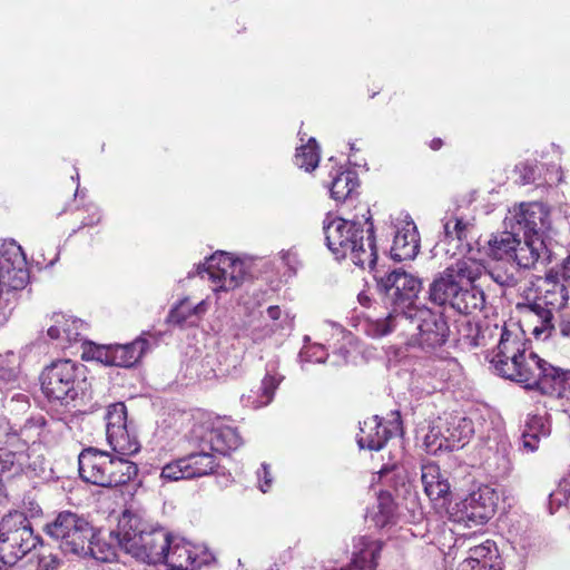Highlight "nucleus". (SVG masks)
Here are the masks:
<instances>
[{"label": "nucleus", "instance_id": "nucleus-21", "mask_svg": "<svg viewBox=\"0 0 570 570\" xmlns=\"http://www.w3.org/2000/svg\"><path fill=\"white\" fill-rule=\"evenodd\" d=\"M204 443L210 451L226 455L242 444V438L235 428L216 424L206 432Z\"/></svg>", "mask_w": 570, "mask_h": 570}, {"label": "nucleus", "instance_id": "nucleus-27", "mask_svg": "<svg viewBox=\"0 0 570 570\" xmlns=\"http://www.w3.org/2000/svg\"><path fill=\"white\" fill-rule=\"evenodd\" d=\"M461 283L454 278L446 268L431 283L429 298L432 303L452 307Z\"/></svg>", "mask_w": 570, "mask_h": 570}, {"label": "nucleus", "instance_id": "nucleus-20", "mask_svg": "<svg viewBox=\"0 0 570 570\" xmlns=\"http://www.w3.org/2000/svg\"><path fill=\"white\" fill-rule=\"evenodd\" d=\"M551 433V424L548 415L529 414L520 438L521 450L533 453L539 449L542 438L549 436Z\"/></svg>", "mask_w": 570, "mask_h": 570}, {"label": "nucleus", "instance_id": "nucleus-64", "mask_svg": "<svg viewBox=\"0 0 570 570\" xmlns=\"http://www.w3.org/2000/svg\"><path fill=\"white\" fill-rule=\"evenodd\" d=\"M266 313L272 321H277L282 316V309L277 305L269 306Z\"/></svg>", "mask_w": 570, "mask_h": 570}, {"label": "nucleus", "instance_id": "nucleus-8", "mask_svg": "<svg viewBox=\"0 0 570 570\" xmlns=\"http://www.w3.org/2000/svg\"><path fill=\"white\" fill-rule=\"evenodd\" d=\"M505 228L522 232L523 237L546 240L552 230L550 207L540 202L520 203L509 209L504 218Z\"/></svg>", "mask_w": 570, "mask_h": 570}, {"label": "nucleus", "instance_id": "nucleus-5", "mask_svg": "<svg viewBox=\"0 0 570 570\" xmlns=\"http://www.w3.org/2000/svg\"><path fill=\"white\" fill-rule=\"evenodd\" d=\"M45 532L59 542L60 549L66 553L80 556L90 550L92 528L77 513L60 512L53 521L45 525Z\"/></svg>", "mask_w": 570, "mask_h": 570}, {"label": "nucleus", "instance_id": "nucleus-34", "mask_svg": "<svg viewBox=\"0 0 570 570\" xmlns=\"http://www.w3.org/2000/svg\"><path fill=\"white\" fill-rule=\"evenodd\" d=\"M446 271L464 285H472L485 272L484 265L473 257H462L446 267Z\"/></svg>", "mask_w": 570, "mask_h": 570}, {"label": "nucleus", "instance_id": "nucleus-61", "mask_svg": "<svg viewBox=\"0 0 570 570\" xmlns=\"http://www.w3.org/2000/svg\"><path fill=\"white\" fill-rule=\"evenodd\" d=\"M458 570H497L492 564L476 566L473 567L471 561H462L459 564Z\"/></svg>", "mask_w": 570, "mask_h": 570}, {"label": "nucleus", "instance_id": "nucleus-3", "mask_svg": "<svg viewBox=\"0 0 570 570\" xmlns=\"http://www.w3.org/2000/svg\"><path fill=\"white\" fill-rule=\"evenodd\" d=\"M401 323L410 344L425 351L442 346L450 333L443 315L425 306H409L401 315Z\"/></svg>", "mask_w": 570, "mask_h": 570}, {"label": "nucleus", "instance_id": "nucleus-52", "mask_svg": "<svg viewBox=\"0 0 570 570\" xmlns=\"http://www.w3.org/2000/svg\"><path fill=\"white\" fill-rule=\"evenodd\" d=\"M184 465L185 461L183 458L166 464L161 470L160 478L169 482L189 479Z\"/></svg>", "mask_w": 570, "mask_h": 570}, {"label": "nucleus", "instance_id": "nucleus-50", "mask_svg": "<svg viewBox=\"0 0 570 570\" xmlns=\"http://www.w3.org/2000/svg\"><path fill=\"white\" fill-rule=\"evenodd\" d=\"M394 514V503L390 493L382 492L377 498V512L374 515L375 522L384 527L391 522Z\"/></svg>", "mask_w": 570, "mask_h": 570}, {"label": "nucleus", "instance_id": "nucleus-43", "mask_svg": "<svg viewBox=\"0 0 570 570\" xmlns=\"http://www.w3.org/2000/svg\"><path fill=\"white\" fill-rule=\"evenodd\" d=\"M320 163V149L315 138H309L305 145L299 146L295 154V164L306 171L314 170Z\"/></svg>", "mask_w": 570, "mask_h": 570}, {"label": "nucleus", "instance_id": "nucleus-56", "mask_svg": "<svg viewBox=\"0 0 570 570\" xmlns=\"http://www.w3.org/2000/svg\"><path fill=\"white\" fill-rule=\"evenodd\" d=\"M515 169L520 173L522 184L527 185L535 180L537 165L532 163H521Z\"/></svg>", "mask_w": 570, "mask_h": 570}, {"label": "nucleus", "instance_id": "nucleus-19", "mask_svg": "<svg viewBox=\"0 0 570 570\" xmlns=\"http://www.w3.org/2000/svg\"><path fill=\"white\" fill-rule=\"evenodd\" d=\"M531 299L556 312H560L568 302V291L564 284L551 277L539 279L534 295Z\"/></svg>", "mask_w": 570, "mask_h": 570}, {"label": "nucleus", "instance_id": "nucleus-2", "mask_svg": "<svg viewBox=\"0 0 570 570\" xmlns=\"http://www.w3.org/2000/svg\"><path fill=\"white\" fill-rule=\"evenodd\" d=\"M323 230L326 245L336 259L350 254L355 265L368 269L375 267L377 254L372 224L365 230L361 223L328 214Z\"/></svg>", "mask_w": 570, "mask_h": 570}, {"label": "nucleus", "instance_id": "nucleus-48", "mask_svg": "<svg viewBox=\"0 0 570 570\" xmlns=\"http://www.w3.org/2000/svg\"><path fill=\"white\" fill-rule=\"evenodd\" d=\"M497 550L494 542L487 540L482 544L475 546L469 550V557L463 561L473 562V567L490 564L493 556L495 557Z\"/></svg>", "mask_w": 570, "mask_h": 570}, {"label": "nucleus", "instance_id": "nucleus-55", "mask_svg": "<svg viewBox=\"0 0 570 570\" xmlns=\"http://www.w3.org/2000/svg\"><path fill=\"white\" fill-rule=\"evenodd\" d=\"M60 559L53 553H42L38 559V570H58Z\"/></svg>", "mask_w": 570, "mask_h": 570}, {"label": "nucleus", "instance_id": "nucleus-10", "mask_svg": "<svg viewBox=\"0 0 570 570\" xmlns=\"http://www.w3.org/2000/svg\"><path fill=\"white\" fill-rule=\"evenodd\" d=\"M212 553L203 546L194 544L184 538L171 537L164 561L168 567L180 570H199L212 560Z\"/></svg>", "mask_w": 570, "mask_h": 570}, {"label": "nucleus", "instance_id": "nucleus-18", "mask_svg": "<svg viewBox=\"0 0 570 570\" xmlns=\"http://www.w3.org/2000/svg\"><path fill=\"white\" fill-rule=\"evenodd\" d=\"M393 430L374 415L366 419L360 428L357 444L361 449L380 451L393 434Z\"/></svg>", "mask_w": 570, "mask_h": 570}, {"label": "nucleus", "instance_id": "nucleus-62", "mask_svg": "<svg viewBox=\"0 0 570 570\" xmlns=\"http://www.w3.org/2000/svg\"><path fill=\"white\" fill-rule=\"evenodd\" d=\"M561 277L566 283V287H570V257H568L562 265Z\"/></svg>", "mask_w": 570, "mask_h": 570}, {"label": "nucleus", "instance_id": "nucleus-17", "mask_svg": "<svg viewBox=\"0 0 570 570\" xmlns=\"http://www.w3.org/2000/svg\"><path fill=\"white\" fill-rule=\"evenodd\" d=\"M149 523L138 514L125 511L118 520V525L115 531H111L120 546L127 553H131L130 544L136 546L140 540V535L149 529Z\"/></svg>", "mask_w": 570, "mask_h": 570}, {"label": "nucleus", "instance_id": "nucleus-59", "mask_svg": "<svg viewBox=\"0 0 570 570\" xmlns=\"http://www.w3.org/2000/svg\"><path fill=\"white\" fill-rule=\"evenodd\" d=\"M558 330L562 337L570 340V311L559 315Z\"/></svg>", "mask_w": 570, "mask_h": 570}, {"label": "nucleus", "instance_id": "nucleus-24", "mask_svg": "<svg viewBox=\"0 0 570 570\" xmlns=\"http://www.w3.org/2000/svg\"><path fill=\"white\" fill-rule=\"evenodd\" d=\"M53 324L49 326L47 334L51 340H61L68 343L82 340L86 324L78 318L67 317L63 314L55 313L51 317Z\"/></svg>", "mask_w": 570, "mask_h": 570}, {"label": "nucleus", "instance_id": "nucleus-39", "mask_svg": "<svg viewBox=\"0 0 570 570\" xmlns=\"http://www.w3.org/2000/svg\"><path fill=\"white\" fill-rule=\"evenodd\" d=\"M489 276L502 287H515L523 278V272L513 263H498L490 271Z\"/></svg>", "mask_w": 570, "mask_h": 570}, {"label": "nucleus", "instance_id": "nucleus-32", "mask_svg": "<svg viewBox=\"0 0 570 570\" xmlns=\"http://www.w3.org/2000/svg\"><path fill=\"white\" fill-rule=\"evenodd\" d=\"M403 311H399L394 307L391 313L384 318H368L362 324L364 333L372 338H381L394 330L400 328L402 331L401 315Z\"/></svg>", "mask_w": 570, "mask_h": 570}, {"label": "nucleus", "instance_id": "nucleus-41", "mask_svg": "<svg viewBox=\"0 0 570 570\" xmlns=\"http://www.w3.org/2000/svg\"><path fill=\"white\" fill-rule=\"evenodd\" d=\"M449 429L448 414L439 416L435 421H433L428 434L425 435L426 448L433 452L439 450L446 451L448 433L450 432Z\"/></svg>", "mask_w": 570, "mask_h": 570}, {"label": "nucleus", "instance_id": "nucleus-35", "mask_svg": "<svg viewBox=\"0 0 570 570\" xmlns=\"http://www.w3.org/2000/svg\"><path fill=\"white\" fill-rule=\"evenodd\" d=\"M107 441L114 452L122 456L136 454L140 449V443L132 424L115 433H109Z\"/></svg>", "mask_w": 570, "mask_h": 570}, {"label": "nucleus", "instance_id": "nucleus-46", "mask_svg": "<svg viewBox=\"0 0 570 570\" xmlns=\"http://www.w3.org/2000/svg\"><path fill=\"white\" fill-rule=\"evenodd\" d=\"M473 224L469 219L451 214L443 219V229L445 238L463 240L466 238Z\"/></svg>", "mask_w": 570, "mask_h": 570}, {"label": "nucleus", "instance_id": "nucleus-11", "mask_svg": "<svg viewBox=\"0 0 570 570\" xmlns=\"http://www.w3.org/2000/svg\"><path fill=\"white\" fill-rule=\"evenodd\" d=\"M391 228L394 234L391 257L397 262L413 259L420 249V236L414 222L407 214H400L391 218Z\"/></svg>", "mask_w": 570, "mask_h": 570}, {"label": "nucleus", "instance_id": "nucleus-29", "mask_svg": "<svg viewBox=\"0 0 570 570\" xmlns=\"http://www.w3.org/2000/svg\"><path fill=\"white\" fill-rule=\"evenodd\" d=\"M421 481L425 494L432 501L444 498L450 491L448 479L442 475L440 466L433 462L422 465Z\"/></svg>", "mask_w": 570, "mask_h": 570}, {"label": "nucleus", "instance_id": "nucleus-30", "mask_svg": "<svg viewBox=\"0 0 570 570\" xmlns=\"http://www.w3.org/2000/svg\"><path fill=\"white\" fill-rule=\"evenodd\" d=\"M448 426L446 451L462 449L473 434L472 421L461 415L448 414Z\"/></svg>", "mask_w": 570, "mask_h": 570}, {"label": "nucleus", "instance_id": "nucleus-14", "mask_svg": "<svg viewBox=\"0 0 570 570\" xmlns=\"http://www.w3.org/2000/svg\"><path fill=\"white\" fill-rule=\"evenodd\" d=\"M525 302L519 303L517 308L525 316L531 334L537 340L546 341L556 332V311L550 309L531 299V288L523 291Z\"/></svg>", "mask_w": 570, "mask_h": 570}, {"label": "nucleus", "instance_id": "nucleus-22", "mask_svg": "<svg viewBox=\"0 0 570 570\" xmlns=\"http://www.w3.org/2000/svg\"><path fill=\"white\" fill-rule=\"evenodd\" d=\"M546 253L547 244L543 238L527 236L523 243L518 240L511 259L520 271L530 269Z\"/></svg>", "mask_w": 570, "mask_h": 570}, {"label": "nucleus", "instance_id": "nucleus-31", "mask_svg": "<svg viewBox=\"0 0 570 570\" xmlns=\"http://www.w3.org/2000/svg\"><path fill=\"white\" fill-rule=\"evenodd\" d=\"M138 473L136 463L124 459L122 455H111L109 459V468L107 482L105 488L119 487L131 481Z\"/></svg>", "mask_w": 570, "mask_h": 570}, {"label": "nucleus", "instance_id": "nucleus-33", "mask_svg": "<svg viewBox=\"0 0 570 570\" xmlns=\"http://www.w3.org/2000/svg\"><path fill=\"white\" fill-rule=\"evenodd\" d=\"M183 459L185 461L184 468L189 479L212 474L218 466L214 454L206 452L204 449L200 452L190 453Z\"/></svg>", "mask_w": 570, "mask_h": 570}, {"label": "nucleus", "instance_id": "nucleus-9", "mask_svg": "<svg viewBox=\"0 0 570 570\" xmlns=\"http://www.w3.org/2000/svg\"><path fill=\"white\" fill-rule=\"evenodd\" d=\"M51 428L43 415L31 416L19 430H14L6 420L0 421V444L19 448L24 453L30 444L49 441Z\"/></svg>", "mask_w": 570, "mask_h": 570}, {"label": "nucleus", "instance_id": "nucleus-45", "mask_svg": "<svg viewBox=\"0 0 570 570\" xmlns=\"http://www.w3.org/2000/svg\"><path fill=\"white\" fill-rule=\"evenodd\" d=\"M106 435L120 431V429L131 425L127 420V409L121 402L110 404L105 414Z\"/></svg>", "mask_w": 570, "mask_h": 570}, {"label": "nucleus", "instance_id": "nucleus-4", "mask_svg": "<svg viewBox=\"0 0 570 570\" xmlns=\"http://www.w3.org/2000/svg\"><path fill=\"white\" fill-rule=\"evenodd\" d=\"M81 375L82 365L71 360L52 362L41 373V390L49 400L69 404L82 390Z\"/></svg>", "mask_w": 570, "mask_h": 570}, {"label": "nucleus", "instance_id": "nucleus-47", "mask_svg": "<svg viewBox=\"0 0 570 570\" xmlns=\"http://www.w3.org/2000/svg\"><path fill=\"white\" fill-rule=\"evenodd\" d=\"M560 380L564 382L557 386L549 409L567 413L570 416V370H563Z\"/></svg>", "mask_w": 570, "mask_h": 570}, {"label": "nucleus", "instance_id": "nucleus-63", "mask_svg": "<svg viewBox=\"0 0 570 570\" xmlns=\"http://www.w3.org/2000/svg\"><path fill=\"white\" fill-rule=\"evenodd\" d=\"M207 311V302L202 301L197 305L193 306V313L195 317V323L199 320V317L205 314Z\"/></svg>", "mask_w": 570, "mask_h": 570}, {"label": "nucleus", "instance_id": "nucleus-51", "mask_svg": "<svg viewBox=\"0 0 570 570\" xmlns=\"http://www.w3.org/2000/svg\"><path fill=\"white\" fill-rule=\"evenodd\" d=\"M562 504L570 509V472L562 479L558 489L549 498L550 510H552L553 505L560 507Z\"/></svg>", "mask_w": 570, "mask_h": 570}, {"label": "nucleus", "instance_id": "nucleus-23", "mask_svg": "<svg viewBox=\"0 0 570 570\" xmlns=\"http://www.w3.org/2000/svg\"><path fill=\"white\" fill-rule=\"evenodd\" d=\"M381 550L382 546L377 540L361 537L354 543L351 564L341 570H374Z\"/></svg>", "mask_w": 570, "mask_h": 570}, {"label": "nucleus", "instance_id": "nucleus-26", "mask_svg": "<svg viewBox=\"0 0 570 570\" xmlns=\"http://www.w3.org/2000/svg\"><path fill=\"white\" fill-rule=\"evenodd\" d=\"M512 445L505 438H500L490 445L485 455L487 468L498 478H504L512 471Z\"/></svg>", "mask_w": 570, "mask_h": 570}, {"label": "nucleus", "instance_id": "nucleus-40", "mask_svg": "<svg viewBox=\"0 0 570 570\" xmlns=\"http://www.w3.org/2000/svg\"><path fill=\"white\" fill-rule=\"evenodd\" d=\"M357 186L358 180L355 173L342 171L331 183V196L336 202H344L352 196Z\"/></svg>", "mask_w": 570, "mask_h": 570}, {"label": "nucleus", "instance_id": "nucleus-49", "mask_svg": "<svg viewBox=\"0 0 570 570\" xmlns=\"http://www.w3.org/2000/svg\"><path fill=\"white\" fill-rule=\"evenodd\" d=\"M168 323L183 326L185 324L194 325L195 317L193 313V306L187 298L181 299L175 307L169 312Z\"/></svg>", "mask_w": 570, "mask_h": 570}, {"label": "nucleus", "instance_id": "nucleus-6", "mask_svg": "<svg viewBox=\"0 0 570 570\" xmlns=\"http://www.w3.org/2000/svg\"><path fill=\"white\" fill-rule=\"evenodd\" d=\"M248 273L247 264L225 252H216L199 267L202 278L210 282L213 292L218 295L239 287Z\"/></svg>", "mask_w": 570, "mask_h": 570}, {"label": "nucleus", "instance_id": "nucleus-15", "mask_svg": "<svg viewBox=\"0 0 570 570\" xmlns=\"http://www.w3.org/2000/svg\"><path fill=\"white\" fill-rule=\"evenodd\" d=\"M139 539L136 546L130 544V554L134 558L153 564L164 561L170 539V535L164 529L149 525V529Z\"/></svg>", "mask_w": 570, "mask_h": 570}, {"label": "nucleus", "instance_id": "nucleus-53", "mask_svg": "<svg viewBox=\"0 0 570 570\" xmlns=\"http://www.w3.org/2000/svg\"><path fill=\"white\" fill-rule=\"evenodd\" d=\"M299 357L303 363H305V362L324 363L325 360L328 357V354L326 353L323 345L314 344L311 346H305L302 350Z\"/></svg>", "mask_w": 570, "mask_h": 570}, {"label": "nucleus", "instance_id": "nucleus-38", "mask_svg": "<svg viewBox=\"0 0 570 570\" xmlns=\"http://www.w3.org/2000/svg\"><path fill=\"white\" fill-rule=\"evenodd\" d=\"M483 305L484 293L480 288L472 285L466 287L461 284L452 308L461 314H470L474 311L481 309Z\"/></svg>", "mask_w": 570, "mask_h": 570}, {"label": "nucleus", "instance_id": "nucleus-42", "mask_svg": "<svg viewBox=\"0 0 570 570\" xmlns=\"http://www.w3.org/2000/svg\"><path fill=\"white\" fill-rule=\"evenodd\" d=\"M216 360L213 356H206L202 360L191 361L187 365V373L190 380L199 383L212 382L216 379Z\"/></svg>", "mask_w": 570, "mask_h": 570}, {"label": "nucleus", "instance_id": "nucleus-58", "mask_svg": "<svg viewBox=\"0 0 570 570\" xmlns=\"http://www.w3.org/2000/svg\"><path fill=\"white\" fill-rule=\"evenodd\" d=\"M279 255L284 265L287 266L291 272L295 273L299 265L297 253L293 249H288L281 252Z\"/></svg>", "mask_w": 570, "mask_h": 570}, {"label": "nucleus", "instance_id": "nucleus-44", "mask_svg": "<svg viewBox=\"0 0 570 570\" xmlns=\"http://www.w3.org/2000/svg\"><path fill=\"white\" fill-rule=\"evenodd\" d=\"M0 381L4 385L14 386L20 381V357L8 352L0 355Z\"/></svg>", "mask_w": 570, "mask_h": 570}, {"label": "nucleus", "instance_id": "nucleus-13", "mask_svg": "<svg viewBox=\"0 0 570 570\" xmlns=\"http://www.w3.org/2000/svg\"><path fill=\"white\" fill-rule=\"evenodd\" d=\"M379 286L389 296L394 298V307L402 311L407 309L409 306H414L412 301L421 289V282L415 276L400 268L382 277L379 281Z\"/></svg>", "mask_w": 570, "mask_h": 570}, {"label": "nucleus", "instance_id": "nucleus-57", "mask_svg": "<svg viewBox=\"0 0 570 570\" xmlns=\"http://www.w3.org/2000/svg\"><path fill=\"white\" fill-rule=\"evenodd\" d=\"M258 487L263 493H266L272 485V475L267 464H262V468L257 471Z\"/></svg>", "mask_w": 570, "mask_h": 570}, {"label": "nucleus", "instance_id": "nucleus-25", "mask_svg": "<svg viewBox=\"0 0 570 570\" xmlns=\"http://www.w3.org/2000/svg\"><path fill=\"white\" fill-rule=\"evenodd\" d=\"M282 380V375L267 372L257 390H250L242 395V404L254 410L268 405L273 401L275 391Z\"/></svg>", "mask_w": 570, "mask_h": 570}, {"label": "nucleus", "instance_id": "nucleus-28", "mask_svg": "<svg viewBox=\"0 0 570 570\" xmlns=\"http://www.w3.org/2000/svg\"><path fill=\"white\" fill-rule=\"evenodd\" d=\"M148 347V341L141 336L128 344L111 345V366L130 367L135 365Z\"/></svg>", "mask_w": 570, "mask_h": 570}, {"label": "nucleus", "instance_id": "nucleus-37", "mask_svg": "<svg viewBox=\"0 0 570 570\" xmlns=\"http://www.w3.org/2000/svg\"><path fill=\"white\" fill-rule=\"evenodd\" d=\"M28 461V454L19 448L0 444V476L17 475L23 471Z\"/></svg>", "mask_w": 570, "mask_h": 570}, {"label": "nucleus", "instance_id": "nucleus-36", "mask_svg": "<svg viewBox=\"0 0 570 570\" xmlns=\"http://www.w3.org/2000/svg\"><path fill=\"white\" fill-rule=\"evenodd\" d=\"M518 240L519 237L515 229H507L494 234L488 242L489 255L498 261L511 258Z\"/></svg>", "mask_w": 570, "mask_h": 570}, {"label": "nucleus", "instance_id": "nucleus-60", "mask_svg": "<svg viewBox=\"0 0 570 570\" xmlns=\"http://www.w3.org/2000/svg\"><path fill=\"white\" fill-rule=\"evenodd\" d=\"M348 358V350L345 346L340 347L335 353H333L330 363L333 366H342L347 363Z\"/></svg>", "mask_w": 570, "mask_h": 570}, {"label": "nucleus", "instance_id": "nucleus-1", "mask_svg": "<svg viewBox=\"0 0 570 570\" xmlns=\"http://www.w3.org/2000/svg\"><path fill=\"white\" fill-rule=\"evenodd\" d=\"M512 327L505 323L493 327L499 342L488 355L491 368L497 375L519 383L524 389L538 390L548 397L546 406L550 407L557 386L563 382L560 380L563 370L529 351L519 328L514 324Z\"/></svg>", "mask_w": 570, "mask_h": 570}, {"label": "nucleus", "instance_id": "nucleus-12", "mask_svg": "<svg viewBox=\"0 0 570 570\" xmlns=\"http://www.w3.org/2000/svg\"><path fill=\"white\" fill-rule=\"evenodd\" d=\"M498 500L499 494L493 488L482 485L456 504L458 511L461 519L483 524L494 514Z\"/></svg>", "mask_w": 570, "mask_h": 570}, {"label": "nucleus", "instance_id": "nucleus-7", "mask_svg": "<svg viewBox=\"0 0 570 570\" xmlns=\"http://www.w3.org/2000/svg\"><path fill=\"white\" fill-rule=\"evenodd\" d=\"M39 542L40 537L33 533L30 521L18 514L0 525V560L14 564Z\"/></svg>", "mask_w": 570, "mask_h": 570}, {"label": "nucleus", "instance_id": "nucleus-54", "mask_svg": "<svg viewBox=\"0 0 570 570\" xmlns=\"http://www.w3.org/2000/svg\"><path fill=\"white\" fill-rule=\"evenodd\" d=\"M88 358L97 360L106 365H111V345L109 346H95L85 352Z\"/></svg>", "mask_w": 570, "mask_h": 570}, {"label": "nucleus", "instance_id": "nucleus-16", "mask_svg": "<svg viewBox=\"0 0 570 570\" xmlns=\"http://www.w3.org/2000/svg\"><path fill=\"white\" fill-rule=\"evenodd\" d=\"M110 454L95 448H88L80 452L79 474L81 479L94 485L104 487L107 482Z\"/></svg>", "mask_w": 570, "mask_h": 570}]
</instances>
